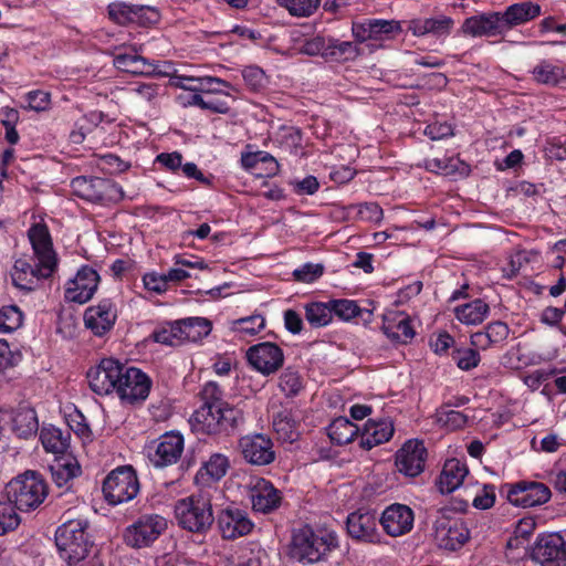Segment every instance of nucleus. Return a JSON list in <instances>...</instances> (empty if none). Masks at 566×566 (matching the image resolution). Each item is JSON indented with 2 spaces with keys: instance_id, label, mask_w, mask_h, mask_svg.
Wrapping results in <instances>:
<instances>
[{
  "instance_id": "nucleus-1",
  "label": "nucleus",
  "mask_w": 566,
  "mask_h": 566,
  "mask_svg": "<svg viewBox=\"0 0 566 566\" xmlns=\"http://www.w3.org/2000/svg\"><path fill=\"white\" fill-rule=\"evenodd\" d=\"M91 389L97 395L116 392L122 402L136 405L149 396L151 379L136 367H127L113 358H104L87 371Z\"/></svg>"
},
{
  "instance_id": "nucleus-2",
  "label": "nucleus",
  "mask_w": 566,
  "mask_h": 566,
  "mask_svg": "<svg viewBox=\"0 0 566 566\" xmlns=\"http://www.w3.org/2000/svg\"><path fill=\"white\" fill-rule=\"evenodd\" d=\"M28 237L34 258L15 260L10 273L14 286L24 292L39 289L41 283L51 277L57 268V256L46 224H33L28 231Z\"/></svg>"
},
{
  "instance_id": "nucleus-3",
  "label": "nucleus",
  "mask_w": 566,
  "mask_h": 566,
  "mask_svg": "<svg viewBox=\"0 0 566 566\" xmlns=\"http://www.w3.org/2000/svg\"><path fill=\"white\" fill-rule=\"evenodd\" d=\"M336 548H338V536L335 532L313 531L305 526L293 534L289 554L298 563L314 564L324 560Z\"/></svg>"
},
{
  "instance_id": "nucleus-4",
  "label": "nucleus",
  "mask_w": 566,
  "mask_h": 566,
  "mask_svg": "<svg viewBox=\"0 0 566 566\" xmlns=\"http://www.w3.org/2000/svg\"><path fill=\"white\" fill-rule=\"evenodd\" d=\"M242 422V411L229 403L202 405L190 419L192 430L203 434L227 432Z\"/></svg>"
},
{
  "instance_id": "nucleus-5",
  "label": "nucleus",
  "mask_w": 566,
  "mask_h": 566,
  "mask_svg": "<svg viewBox=\"0 0 566 566\" xmlns=\"http://www.w3.org/2000/svg\"><path fill=\"white\" fill-rule=\"evenodd\" d=\"M87 525L86 521L72 520L59 526L55 532V544L60 557L69 566L76 565L88 554L92 542L86 533Z\"/></svg>"
},
{
  "instance_id": "nucleus-6",
  "label": "nucleus",
  "mask_w": 566,
  "mask_h": 566,
  "mask_svg": "<svg viewBox=\"0 0 566 566\" xmlns=\"http://www.w3.org/2000/svg\"><path fill=\"white\" fill-rule=\"evenodd\" d=\"M6 495L20 511H31L43 503L48 486L36 472H27L11 480L6 486Z\"/></svg>"
},
{
  "instance_id": "nucleus-7",
  "label": "nucleus",
  "mask_w": 566,
  "mask_h": 566,
  "mask_svg": "<svg viewBox=\"0 0 566 566\" xmlns=\"http://www.w3.org/2000/svg\"><path fill=\"white\" fill-rule=\"evenodd\" d=\"M175 516L179 526L192 533L207 532L214 521L210 500L202 495H190L177 501Z\"/></svg>"
},
{
  "instance_id": "nucleus-8",
  "label": "nucleus",
  "mask_w": 566,
  "mask_h": 566,
  "mask_svg": "<svg viewBox=\"0 0 566 566\" xmlns=\"http://www.w3.org/2000/svg\"><path fill=\"white\" fill-rule=\"evenodd\" d=\"M434 541L440 548L457 551L470 538L465 522L455 516L452 509L443 507L438 511L433 522Z\"/></svg>"
},
{
  "instance_id": "nucleus-9",
  "label": "nucleus",
  "mask_w": 566,
  "mask_h": 566,
  "mask_svg": "<svg viewBox=\"0 0 566 566\" xmlns=\"http://www.w3.org/2000/svg\"><path fill=\"white\" fill-rule=\"evenodd\" d=\"M102 490L111 505L132 501L139 492V481L135 470L130 465L113 470L105 478Z\"/></svg>"
},
{
  "instance_id": "nucleus-10",
  "label": "nucleus",
  "mask_w": 566,
  "mask_h": 566,
  "mask_svg": "<svg viewBox=\"0 0 566 566\" xmlns=\"http://www.w3.org/2000/svg\"><path fill=\"white\" fill-rule=\"evenodd\" d=\"M71 187L75 196L90 202H117L124 198L122 187L106 178L78 176Z\"/></svg>"
},
{
  "instance_id": "nucleus-11",
  "label": "nucleus",
  "mask_w": 566,
  "mask_h": 566,
  "mask_svg": "<svg viewBox=\"0 0 566 566\" xmlns=\"http://www.w3.org/2000/svg\"><path fill=\"white\" fill-rule=\"evenodd\" d=\"M166 528V518L158 514H145L125 528L123 539L133 548L148 547Z\"/></svg>"
},
{
  "instance_id": "nucleus-12",
  "label": "nucleus",
  "mask_w": 566,
  "mask_h": 566,
  "mask_svg": "<svg viewBox=\"0 0 566 566\" xmlns=\"http://www.w3.org/2000/svg\"><path fill=\"white\" fill-rule=\"evenodd\" d=\"M506 497L515 506L533 507L545 504L549 501L552 493L544 483L535 481H520L514 484H506Z\"/></svg>"
},
{
  "instance_id": "nucleus-13",
  "label": "nucleus",
  "mask_w": 566,
  "mask_h": 566,
  "mask_svg": "<svg viewBox=\"0 0 566 566\" xmlns=\"http://www.w3.org/2000/svg\"><path fill=\"white\" fill-rule=\"evenodd\" d=\"M243 459L252 465H268L275 460L272 440L262 433L244 436L239 440Z\"/></svg>"
},
{
  "instance_id": "nucleus-14",
  "label": "nucleus",
  "mask_w": 566,
  "mask_h": 566,
  "mask_svg": "<svg viewBox=\"0 0 566 566\" xmlns=\"http://www.w3.org/2000/svg\"><path fill=\"white\" fill-rule=\"evenodd\" d=\"M247 358L263 375L276 373L284 363V354L281 347L270 342L251 346L247 352Z\"/></svg>"
},
{
  "instance_id": "nucleus-15",
  "label": "nucleus",
  "mask_w": 566,
  "mask_h": 566,
  "mask_svg": "<svg viewBox=\"0 0 566 566\" xmlns=\"http://www.w3.org/2000/svg\"><path fill=\"white\" fill-rule=\"evenodd\" d=\"M249 497L255 512L269 514L280 507L282 493L270 481L256 478L249 484Z\"/></svg>"
},
{
  "instance_id": "nucleus-16",
  "label": "nucleus",
  "mask_w": 566,
  "mask_h": 566,
  "mask_svg": "<svg viewBox=\"0 0 566 566\" xmlns=\"http://www.w3.org/2000/svg\"><path fill=\"white\" fill-rule=\"evenodd\" d=\"M532 558L541 565L556 563L563 566L566 558V541L557 533L541 535L532 548Z\"/></svg>"
},
{
  "instance_id": "nucleus-17",
  "label": "nucleus",
  "mask_w": 566,
  "mask_h": 566,
  "mask_svg": "<svg viewBox=\"0 0 566 566\" xmlns=\"http://www.w3.org/2000/svg\"><path fill=\"white\" fill-rule=\"evenodd\" d=\"M427 449L422 441L408 440L396 453V467L407 476H417L423 469Z\"/></svg>"
},
{
  "instance_id": "nucleus-18",
  "label": "nucleus",
  "mask_w": 566,
  "mask_h": 566,
  "mask_svg": "<svg viewBox=\"0 0 566 566\" xmlns=\"http://www.w3.org/2000/svg\"><path fill=\"white\" fill-rule=\"evenodd\" d=\"M117 318V311L109 298L102 300L97 305L87 307L84 312V324L96 336L108 333Z\"/></svg>"
},
{
  "instance_id": "nucleus-19",
  "label": "nucleus",
  "mask_w": 566,
  "mask_h": 566,
  "mask_svg": "<svg viewBox=\"0 0 566 566\" xmlns=\"http://www.w3.org/2000/svg\"><path fill=\"white\" fill-rule=\"evenodd\" d=\"M218 527L224 539H234L248 535L253 523L249 518L248 513L239 507L229 506L222 510L217 518Z\"/></svg>"
},
{
  "instance_id": "nucleus-20",
  "label": "nucleus",
  "mask_w": 566,
  "mask_h": 566,
  "mask_svg": "<svg viewBox=\"0 0 566 566\" xmlns=\"http://www.w3.org/2000/svg\"><path fill=\"white\" fill-rule=\"evenodd\" d=\"M460 32L463 35H470L473 38H492L505 34L500 11L481 13L467 18L460 28Z\"/></svg>"
},
{
  "instance_id": "nucleus-21",
  "label": "nucleus",
  "mask_w": 566,
  "mask_h": 566,
  "mask_svg": "<svg viewBox=\"0 0 566 566\" xmlns=\"http://www.w3.org/2000/svg\"><path fill=\"white\" fill-rule=\"evenodd\" d=\"M184 444V437L179 432H166L158 439L149 460L157 468L175 464L182 454Z\"/></svg>"
},
{
  "instance_id": "nucleus-22",
  "label": "nucleus",
  "mask_w": 566,
  "mask_h": 566,
  "mask_svg": "<svg viewBox=\"0 0 566 566\" xmlns=\"http://www.w3.org/2000/svg\"><path fill=\"white\" fill-rule=\"evenodd\" d=\"M99 282L97 272L85 265L82 266L75 277L67 283L65 297L75 303H86L92 298Z\"/></svg>"
},
{
  "instance_id": "nucleus-23",
  "label": "nucleus",
  "mask_w": 566,
  "mask_h": 566,
  "mask_svg": "<svg viewBox=\"0 0 566 566\" xmlns=\"http://www.w3.org/2000/svg\"><path fill=\"white\" fill-rule=\"evenodd\" d=\"M415 515L412 510L405 505L395 503L389 505L379 520L384 531L392 536H401L412 530Z\"/></svg>"
},
{
  "instance_id": "nucleus-24",
  "label": "nucleus",
  "mask_w": 566,
  "mask_h": 566,
  "mask_svg": "<svg viewBox=\"0 0 566 566\" xmlns=\"http://www.w3.org/2000/svg\"><path fill=\"white\" fill-rule=\"evenodd\" d=\"M454 20L444 14L430 18H415L408 21L407 30L415 36L432 35L437 39L450 35Z\"/></svg>"
},
{
  "instance_id": "nucleus-25",
  "label": "nucleus",
  "mask_w": 566,
  "mask_h": 566,
  "mask_svg": "<svg viewBox=\"0 0 566 566\" xmlns=\"http://www.w3.org/2000/svg\"><path fill=\"white\" fill-rule=\"evenodd\" d=\"M378 518L375 512L356 511L347 516L346 526L350 537L365 542H376Z\"/></svg>"
},
{
  "instance_id": "nucleus-26",
  "label": "nucleus",
  "mask_w": 566,
  "mask_h": 566,
  "mask_svg": "<svg viewBox=\"0 0 566 566\" xmlns=\"http://www.w3.org/2000/svg\"><path fill=\"white\" fill-rule=\"evenodd\" d=\"M114 66L122 71L134 75H153L160 74L161 71L155 62L147 60L138 54L136 46H132L130 51L119 52L114 55Z\"/></svg>"
},
{
  "instance_id": "nucleus-27",
  "label": "nucleus",
  "mask_w": 566,
  "mask_h": 566,
  "mask_svg": "<svg viewBox=\"0 0 566 566\" xmlns=\"http://www.w3.org/2000/svg\"><path fill=\"white\" fill-rule=\"evenodd\" d=\"M0 412L9 417L6 420V424H11L12 431L19 438L28 439L35 436L39 430L35 410L28 406H22L11 411L0 410Z\"/></svg>"
},
{
  "instance_id": "nucleus-28",
  "label": "nucleus",
  "mask_w": 566,
  "mask_h": 566,
  "mask_svg": "<svg viewBox=\"0 0 566 566\" xmlns=\"http://www.w3.org/2000/svg\"><path fill=\"white\" fill-rule=\"evenodd\" d=\"M541 14V6L532 1H523L509 6L504 11H500V17L507 33L513 28L534 20Z\"/></svg>"
},
{
  "instance_id": "nucleus-29",
  "label": "nucleus",
  "mask_w": 566,
  "mask_h": 566,
  "mask_svg": "<svg viewBox=\"0 0 566 566\" xmlns=\"http://www.w3.org/2000/svg\"><path fill=\"white\" fill-rule=\"evenodd\" d=\"M301 413L293 408H282L273 415V430L283 442H294L300 437Z\"/></svg>"
},
{
  "instance_id": "nucleus-30",
  "label": "nucleus",
  "mask_w": 566,
  "mask_h": 566,
  "mask_svg": "<svg viewBox=\"0 0 566 566\" xmlns=\"http://www.w3.org/2000/svg\"><path fill=\"white\" fill-rule=\"evenodd\" d=\"M381 329L388 338L400 344H407L415 336L410 318L403 313L384 315Z\"/></svg>"
},
{
  "instance_id": "nucleus-31",
  "label": "nucleus",
  "mask_w": 566,
  "mask_h": 566,
  "mask_svg": "<svg viewBox=\"0 0 566 566\" xmlns=\"http://www.w3.org/2000/svg\"><path fill=\"white\" fill-rule=\"evenodd\" d=\"M510 335V327L502 321L489 323L483 331L471 335V345L478 349L486 350L492 346L503 344Z\"/></svg>"
},
{
  "instance_id": "nucleus-32",
  "label": "nucleus",
  "mask_w": 566,
  "mask_h": 566,
  "mask_svg": "<svg viewBox=\"0 0 566 566\" xmlns=\"http://www.w3.org/2000/svg\"><path fill=\"white\" fill-rule=\"evenodd\" d=\"M392 434L394 424L390 420H368L360 434L359 444L361 448L369 450L378 444L387 442Z\"/></svg>"
},
{
  "instance_id": "nucleus-33",
  "label": "nucleus",
  "mask_w": 566,
  "mask_h": 566,
  "mask_svg": "<svg viewBox=\"0 0 566 566\" xmlns=\"http://www.w3.org/2000/svg\"><path fill=\"white\" fill-rule=\"evenodd\" d=\"M469 470L467 465L458 459H449L444 462L440 473L438 488L441 493H451L455 491L464 481Z\"/></svg>"
},
{
  "instance_id": "nucleus-34",
  "label": "nucleus",
  "mask_w": 566,
  "mask_h": 566,
  "mask_svg": "<svg viewBox=\"0 0 566 566\" xmlns=\"http://www.w3.org/2000/svg\"><path fill=\"white\" fill-rule=\"evenodd\" d=\"M531 74L537 84L557 86L566 82V65L556 64L549 60H541L533 67Z\"/></svg>"
},
{
  "instance_id": "nucleus-35",
  "label": "nucleus",
  "mask_w": 566,
  "mask_h": 566,
  "mask_svg": "<svg viewBox=\"0 0 566 566\" xmlns=\"http://www.w3.org/2000/svg\"><path fill=\"white\" fill-rule=\"evenodd\" d=\"M70 432L62 431L52 424L43 426L40 431V440L46 452L63 455L70 447Z\"/></svg>"
},
{
  "instance_id": "nucleus-36",
  "label": "nucleus",
  "mask_w": 566,
  "mask_h": 566,
  "mask_svg": "<svg viewBox=\"0 0 566 566\" xmlns=\"http://www.w3.org/2000/svg\"><path fill=\"white\" fill-rule=\"evenodd\" d=\"M50 471L54 483L62 488L81 474V467L75 458L63 454L54 459Z\"/></svg>"
},
{
  "instance_id": "nucleus-37",
  "label": "nucleus",
  "mask_w": 566,
  "mask_h": 566,
  "mask_svg": "<svg viewBox=\"0 0 566 566\" xmlns=\"http://www.w3.org/2000/svg\"><path fill=\"white\" fill-rule=\"evenodd\" d=\"M179 339L181 342H198L211 332V322L203 317H188L178 321Z\"/></svg>"
},
{
  "instance_id": "nucleus-38",
  "label": "nucleus",
  "mask_w": 566,
  "mask_h": 566,
  "mask_svg": "<svg viewBox=\"0 0 566 566\" xmlns=\"http://www.w3.org/2000/svg\"><path fill=\"white\" fill-rule=\"evenodd\" d=\"M489 312V305L480 298L454 308L455 317L467 325L481 324L486 318Z\"/></svg>"
},
{
  "instance_id": "nucleus-39",
  "label": "nucleus",
  "mask_w": 566,
  "mask_h": 566,
  "mask_svg": "<svg viewBox=\"0 0 566 566\" xmlns=\"http://www.w3.org/2000/svg\"><path fill=\"white\" fill-rule=\"evenodd\" d=\"M357 433V426L344 417L335 419L328 428V437L338 446L350 443Z\"/></svg>"
},
{
  "instance_id": "nucleus-40",
  "label": "nucleus",
  "mask_w": 566,
  "mask_h": 566,
  "mask_svg": "<svg viewBox=\"0 0 566 566\" xmlns=\"http://www.w3.org/2000/svg\"><path fill=\"white\" fill-rule=\"evenodd\" d=\"M305 319L314 327L319 328L328 325L332 322L333 314L331 302H311L304 305Z\"/></svg>"
},
{
  "instance_id": "nucleus-41",
  "label": "nucleus",
  "mask_w": 566,
  "mask_h": 566,
  "mask_svg": "<svg viewBox=\"0 0 566 566\" xmlns=\"http://www.w3.org/2000/svg\"><path fill=\"white\" fill-rule=\"evenodd\" d=\"M329 302L332 314H335L343 321H349L356 316H364L365 314L367 315L365 321H367L373 314L369 310H361L353 300H332Z\"/></svg>"
},
{
  "instance_id": "nucleus-42",
  "label": "nucleus",
  "mask_w": 566,
  "mask_h": 566,
  "mask_svg": "<svg viewBox=\"0 0 566 566\" xmlns=\"http://www.w3.org/2000/svg\"><path fill=\"white\" fill-rule=\"evenodd\" d=\"M358 54L359 50L353 42L329 38L326 57L348 61L355 59Z\"/></svg>"
},
{
  "instance_id": "nucleus-43",
  "label": "nucleus",
  "mask_w": 566,
  "mask_h": 566,
  "mask_svg": "<svg viewBox=\"0 0 566 566\" xmlns=\"http://www.w3.org/2000/svg\"><path fill=\"white\" fill-rule=\"evenodd\" d=\"M142 8L125 2H114L107 8L111 20L118 24H126L135 20Z\"/></svg>"
},
{
  "instance_id": "nucleus-44",
  "label": "nucleus",
  "mask_w": 566,
  "mask_h": 566,
  "mask_svg": "<svg viewBox=\"0 0 566 566\" xmlns=\"http://www.w3.org/2000/svg\"><path fill=\"white\" fill-rule=\"evenodd\" d=\"M368 30L371 40H384L401 31L400 23L395 20L368 19Z\"/></svg>"
},
{
  "instance_id": "nucleus-45",
  "label": "nucleus",
  "mask_w": 566,
  "mask_h": 566,
  "mask_svg": "<svg viewBox=\"0 0 566 566\" xmlns=\"http://www.w3.org/2000/svg\"><path fill=\"white\" fill-rule=\"evenodd\" d=\"M15 505L7 499L0 501V535H4L14 531L20 524V516L18 515Z\"/></svg>"
},
{
  "instance_id": "nucleus-46",
  "label": "nucleus",
  "mask_w": 566,
  "mask_h": 566,
  "mask_svg": "<svg viewBox=\"0 0 566 566\" xmlns=\"http://www.w3.org/2000/svg\"><path fill=\"white\" fill-rule=\"evenodd\" d=\"M265 326V321L261 315H251L234 319L231 322V329L242 336L255 335Z\"/></svg>"
},
{
  "instance_id": "nucleus-47",
  "label": "nucleus",
  "mask_w": 566,
  "mask_h": 566,
  "mask_svg": "<svg viewBox=\"0 0 566 566\" xmlns=\"http://www.w3.org/2000/svg\"><path fill=\"white\" fill-rule=\"evenodd\" d=\"M452 359L457 366L462 370H471L480 363V354L478 348H454L452 350Z\"/></svg>"
},
{
  "instance_id": "nucleus-48",
  "label": "nucleus",
  "mask_w": 566,
  "mask_h": 566,
  "mask_svg": "<svg viewBox=\"0 0 566 566\" xmlns=\"http://www.w3.org/2000/svg\"><path fill=\"white\" fill-rule=\"evenodd\" d=\"M279 387L285 396L294 397L303 388L302 378L296 370L286 368L280 376Z\"/></svg>"
},
{
  "instance_id": "nucleus-49",
  "label": "nucleus",
  "mask_w": 566,
  "mask_h": 566,
  "mask_svg": "<svg viewBox=\"0 0 566 566\" xmlns=\"http://www.w3.org/2000/svg\"><path fill=\"white\" fill-rule=\"evenodd\" d=\"M535 520L531 516L521 518L514 528V536L507 542L510 548H517L522 541H527L535 530Z\"/></svg>"
},
{
  "instance_id": "nucleus-50",
  "label": "nucleus",
  "mask_w": 566,
  "mask_h": 566,
  "mask_svg": "<svg viewBox=\"0 0 566 566\" xmlns=\"http://www.w3.org/2000/svg\"><path fill=\"white\" fill-rule=\"evenodd\" d=\"M292 15L308 17L318 7L321 0H277Z\"/></svg>"
},
{
  "instance_id": "nucleus-51",
  "label": "nucleus",
  "mask_w": 566,
  "mask_h": 566,
  "mask_svg": "<svg viewBox=\"0 0 566 566\" xmlns=\"http://www.w3.org/2000/svg\"><path fill=\"white\" fill-rule=\"evenodd\" d=\"M22 323V313L14 306L0 308V333H9L17 329Z\"/></svg>"
},
{
  "instance_id": "nucleus-52",
  "label": "nucleus",
  "mask_w": 566,
  "mask_h": 566,
  "mask_svg": "<svg viewBox=\"0 0 566 566\" xmlns=\"http://www.w3.org/2000/svg\"><path fill=\"white\" fill-rule=\"evenodd\" d=\"M438 421L450 430H457L465 426L468 417L461 411L443 406L438 411Z\"/></svg>"
},
{
  "instance_id": "nucleus-53",
  "label": "nucleus",
  "mask_w": 566,
  "mask_h": 566,
  "mask_svg": "<svg viewBox=\"0 0 566 566\" xmlns=\"http://www.w3.org/2000/svg\"><path fill=\"white\" fill-rule=\"evenodd\" d=\"M229 467V461L227 457L216 453L210 457V459L203 464L200 472L202 470L214 481L220 480L226 475Z\"/></svg>"
},
{
  "instance_id": "nucleus-54",
  "label": "nucleus",
  "mask_w": 566,
  "mask_h": 566,
  "mask_svg": "<svg viewBox=\"0 0 566 566\" xmlns=\"http://www.w3.org/2000/svg\"><path fill=\"white\" fill-rule=\"evenodd\" d=\"M220 86L230 87V84L219 77L203 76L199 77L197 92H199L203 96L222 94L224 95V97H229V94L223 93Z\"/></svg>"
},
{
  "instance_id": "nucleus-55",
  "label": "nucleus",
  "mask_w": 566,
  "mask_h": 566,
  "mask_svg": "<svg viewBox=\"0 0 566 566\" xmlns=\"http://www.w3.org/2000/svg\"><path fill=\"white\" fill-rule=\"evenodd\" d=\"M324 273V265L321 263H305L293 271V277L301 283H313Z\"/></svg>"
},
{
  "instance_id": "nucleus-56",
  "label": "nucleus",
  "mask_w": 566,
  "mask_h": 566,
  "mask_svg": "<svg viewBox=\"0 0 566 566\" xmlns=\"http://www.w3.org/2000/svg\"><path fill=\"white\" fill-rule=\"evenodd\" d=\"M458 164L460 160L453 157L432 158L424 160V168L431 172L451 175L458 170Z\"/></svg>"
},
{
  "instance_id": "nucleus-57",
  "label": "nucleus",
  "mask_w": 566,
  "mask_h": 566,
  "mask_svg": "<svg viewBox=\"0 0 566 566\" xmlns=\"http://www.w3.org/2000/svg\"><path fill=\"white\" fill-rule=\"evenodd\" d=\"M159 92V85L155 83H140L129 88L132 96L139 102L151 103Z\"/></svg>"
},
{
  "instance_id": "nucleus-58",
  "label": "nucleus",
  "mask_w": 566,
  "mask_h": 566,
  "mask_svg": "<svg viewBox=\"0 0 566 566\" xmlns=\"http://www.w3.org/2000/svg\"><path fill=\"white\" fill-rule=\"evenodd\" d=\"M28 107L35 112H44L50 108L51 95L48 92L36 90L25 95Z\"/></svg>"
},
{
  "instance_id": "nucleus-59",
  "label": "nucleus",
  "mask_w": 566,
  "mask_h": 566,
  "mask_svg": "<svg viewBox=\"0 0 566 566\" xmlns=\"http://www.w3.org/2000/svg\"><path fill=\"white\" fill-rule=\"evenodd\" d=\"M329 38L316 35L303 44L302 51L307 55H322L326 57Z\"/></svg>"
},
{
  "instance_id": "nucleus-60",
  "label": "nucleus",
  "mask_w": 566,
  "mask_h": 566,
  "mask_svg": "<svg viewBox=\"0 0 566 566\" xmlns=\"http://www.w3.org/2000/svg\"><path fill=\"white\" fill-rule=\"evenodd\" d=\"M495 503V486L485 484L473 499V506L480 510H488Z\"/></svg>"
},
{
  "instance_id": "nucleus-61",
  "label": "nucleus",
  "mask_w": 566,
  "mask_h": 566,
  "mask_svg": "<svg viewBox=\"0 0 566 566\" xmlns=\"http://www.w3.org/2000/svg\"><path fill=\"white\" fill-rule=\"evenodd\" d=\"M101 166L108 174H122L130 167L128 163L122 160L118 156L113 154L102 156Z\"/></svg>"
},
{
  "instance_id": "nucleus-62",
  "label": "nucleus",
  "mask_w": 566,
  "mask_h": 566,
  "mask_svg": "<svg viewBox=\"0 0 566 566\" xmlns=\"http://www.w3.org/2000/svg\"><path fill=\"white\" fill-rule=\"evenodd\" d=\"M202 405H221L227 403L222 400V390L219 385L213 381L207 382L201 390Z\"/></svg>"
},
{
  "instance_id": "nucleus-63",
  "label": "nucleus",
  "mask_w": 566,
  "mask_h": 566,
  "mask_svg": "<svg viewBox=\"0 0 566 566\" xmlns=\"http://www.w3.org/2000/svg\"><path fill=\"white\" fill-rule=\"evenodd\" d=\"M156 163L171 172H177L182 166V155L178 151L161 153L156 157Z\"/></svg>"
},
{
  "instance_id": "nucleus-64",
  "label": "nucleus",
  "mask_w": 566,
  "mask_h": 566,
  "mask_svg": "<svg viewBox=\"0 0 566 566\" xmlns=\"http://www.w3.org/2000/svg\"><path fill=\"white\" fill-rule=\"evenodd\" d=\"M242 76L247 85L252 90H259L264 82V72L258 66H248L242 71Z\"/></svg>"
}]
</instances>
